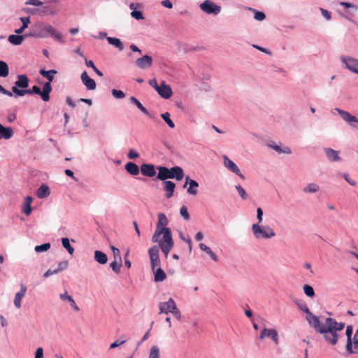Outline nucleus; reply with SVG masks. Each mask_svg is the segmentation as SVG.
Returning <instances> with one entry per match:
<instances>
[{
  "instance_id": "f257e3e1",
  "label": "nucleus",
  "mask_w": 358,
  "mask_h": 358,
  "mask_svg": "<svg viewBox=\"0 0 358 358\" xmlns=\"http://www.w3.org/2000/svg\"><path fill=\"white\" fill-rule=\"evenodd\" d=\"M345 326L344 322H338L332 317H327L324 320V324H322L320 321L318 322V325L315 330L323 336L327 343L335 345L340 337L338 332L342 331Z\"/></svg>"
},
{
  "instance_id": "f03ea898",
  "label": "nucleus",
  "mask_w": 358,
  "mask_h": 358,
  "mask_svg": "<svg viewBox=\"0 0 358 358\" xmlns=\"http://www.w3.org/2000/svg\"><path fill=\"white\" fill-rule=\"evenodd\" d=\"M157 169L159 171L157 179L162 181L173 178L180 181L184 177V171L180 166H173L171 169H168L166 166H157Z\"/></svg>"
},
{
  "instance_id": "7ed1b4c3",
  "label": "nucleus",
  "mask_w": 358,
  "mask_h": 358,
  "mask_svg": "<svg viewBox=\"0 0 358 358\" xmlns=\"http://www.w3.org/2000/svg\"><path fill=\"white\" fill-rule=\"evenodd\" d=\"M62 9V5L58 0H48L41 8L33 9L32 13L41 16L55 15Z\"/></svg>"
},
{
  "instance_id": "20e7f679",
  "label": "nucleus",
  "mask_w": 358,
  "mask_h": 358,
  "mask_svg": "<svg viewBox=\"0 0 358 358\" xmlns=\"http://www.w3.org/2000/svg\"><path fill=\"white\" fill-rule=\"evenodd\" d=\"M157 217L158 221L157 223L156 229L152 237V242L159 241V238L162 234H163V237H166V234H168L169 236H172L171 229L166 227V226L168 224V220L166 215L163 213H159L157 215Z\"/></svg>"
},
{
  "instance_id": "39448f33",
  "label": "nucleus",
  "mask_w": 358,
  "mask_h": 358,
  "mask_svg": "<svg viewBox=\"0 0 358 358\" xmlns=\"http://www.w3.org/2000/svg\"><path fill=\"white\" fill-rule=\"evenodd\" d=\"M36 27L38 31V38H45L50 35L53 37L55 41L60 43L64 42L62 35L57 32L55 29L50 24L45 22H39L36 24Z\"/></svg>"
},
{
  "instance_id": "423d86ee",
  "label": "nucleus",
  "mask_w": 358,
  "mask_h": 358,
  "mask_svg": "<svg viewBox=\"0 0 358 358\" xmlns=\"http://www.w3.org/2000/svg\"><path fill=\"white\" fill-rule=\"evenodd\" d=\"M251 229L254 236L257 239H269L275 236V233L269 226H262L259 223H255L252 225Z\"/></svg>"
},
{
  "instance_id": "0eeeda50",
  "label": "nucleus",
  "mask_w": 358,
  "mask_h": 358,
  "mask_svg": "<svg viewBox=\"0 0 358 358\" xmlns=\"http://www.w3.org/2000/svg\"><path fill=\"white\" fill-rule=\"evenodd\" d=\"M295 303L298 308L306 314V320L309 325L315 329L318 325V322L320 320L319 317L311 313L305 302L302 301H296Z\"/></svg>"
},
{
  "instance_id": "6e6552de",
  "label": "nucleus",
  "mask_w": 358,
  "mask_h": 358,
  "mask_svg": "<svg viewBox=\"0 0 358 358\" xmlns=\"http://www.w3.org/2000/svg\"><path fill=\"white\" fill-rule=\"evenodd\" d=\"M200 8L206 14L217 15L221 11V6L215 4L210 0H205L200 4Z\"/></svg>"
},
{
  "instance_id": "1a4fd4ad",
  "label": "nucleus",
  "mask_w": 358,
  "mask_h": 358,
  "mask_svg": "<svg viewBox=\"0 0 358 358\" xmlns=\"http://www.w3.org/2000/svg\"><path fill=\"white\" fill-rule=\"evenodd\" d=\"M148 255L150 259V266L152 269L161 266V260L159 258V248L157 245H154L149 248Z\"/></svg>"
},
{
  "instance_id": "9d476101",
  "label": "nucleus",
  "mask_w": 358,
  "mask_h": 358,
  "mask_svg": "<svg viewBox=\"0 0 358 358\" xmlns=\"http://www.w3.org/2000/svg\"><path fill=\"white\" fill-rule=\"evenodd\" d=\"M156 243H159V248H161L162 251L164 254L165 258H167L169 252L173 246L172 236H169V235L166 234V237H163L162 240L159 238V241H157Z\"/></svg>"
},
{
  "instance_id": "9b49d317",
  "label": "nucleus",
  "mask_w": 358,
  "mask_h": 358,
  "mask_svg": "<svg viewBox=\"0 0 358 358\" xmlns=\"http://www.w3.org/2000/svg\"><path fill=\"white\" fill-rule=\"evenodd\" d=\"M340 58L347 69L358 74V59L344 55Z\"/></svg>"
},
{
  "instance_id": "f8f14e48",
  "label": "nucleus",
  "mask_w": 358,
  "mask_h": 358,
  "mask_svg": "<svg viewBox=\"0 0 358 358\" xmlns=\"http://www.w3.org/2000/svg\"><path fill=\"white\" fill-rule=\"evenodd\" d=\"M29 79L25 74H20L17 76V80L15 82L14 85L12 87V93L15 94L16 90H27L29 87Z\"/></svg>"
},
{
  "instance_id": "ddd939ff",
  "label": "nucleus",
  "mask_w": 358,
  "mask_h": 358,
  "mask_svg": "<svg viewBox=\"0 0 358 358\" xmlns=\"http://www.w3.org/2000/svg\"><path fill=\"white\" fill-rule=\"evenodd\" d=\"M223 163L224 166L230 171L236 173L242 180H245V176L241 173L237 165L226 155L223 156Z\"/></svg>"
},
{
  "instance_id": "4468645a",
  "label": "nucleus",
  "mask_w": 358,
  "mask_h": 358,
  "mask_svg": "<svg viewBox=\"0 0 358 358\" xmlns=\"http://www.w3.org/2000/svg\"><path fill=\"white\" fill-rule=\"evenodd\" d=\"M335 110L338 113L343 120L349 123L351 127L358 129V127L354 124L358 122V119L355 116L352 115L348 111L338 108H336Z\"/></svg>"
},
{
  "instance_id": "2eb2a0df",
  "label": "nucleus",
  "mask_w": 358,
  "mask_h": 358,
  "mask_svg": "<svg viewBox=\"0 0 358 358\" xmlns=\"http://www.w3.org/2000/svg\"><path fill=\"white\" fill-rule=\"evenodd\" d=\"M152 64V58L151 56L145 55L136 60V65L141 69L150 68Z\"/></svg>"
},
{
  "instance_id": "dca6fc26",
  "label": "nucleus",
  "mask_w": 358,
  "mask_h": 358,
  "mask_svg": "<svg viewBox=\"0 0 358 358\" xmlns=\"http://www.w3.org/2000/svg\"><path fill=\"white\" fill-rule=\"evenodd\" d=\"M266 336L270 337L275 344H278V335L275 329L266 328L263 329L260 333L259 338L263 339Z\"/></svg>"
},
{
  "instance_id": "f3484780",
  "label": "nucleus",
  "mask_w": 358,
  "mask_h": 358,
  "mask_svg": "<svg viewBox=\"0 0 358 358\" xmlns=\"http://www.w3.org/2000/svg\"><path fill=\"white\" fill-rule=\"evenodd\" d=\"M156 91L164 99H169L172 95L171 87L166 85L164 81L162 82Z\"/></svg>"
},
{
  "instance_id": "a211bd4d",
  "label": "nucleus",
  "mask_w": 358,
  "mask_h": 358,
  "mask_svg": "<svg viewBox=\"0 0 358 358\" xmlns=\"http://www.w3.org/2000/svg\"><path fill=\"white\" fill-rule=\"evenodd\" d=\"M80 78L82 83L88 90H94L96 89V85L95 81L89 77L86 71H83L81 73Z\"/></svg>"
},
{
  "instance_id": "6ab92c4d",
  "label": "nucleus",
  "mask_w": 358,
  "mask_h": 358,
  "mask_svg": "<svg viewBox=\"0 0 358 358\" xmlns=\"http://www.w3.org/2000/svg\"><path fill=\"white\" fill-rule=\"evenodd\" d=\"M15 95L17 96H22L25 94H38L41 96V92L40 87L34 85L31 89L27 90H16L15 89Z\"/></svg>"
},
{
  "instance_id": "aec40b11",
  "label": "nucleus",
  "mask_w": 358,
  "mask_h": 358,
  "mask_svg": "<svg viewBox=\"0 0 358 358\" xmlns=\"http://www.w3.org/2000/svg\"><path fill=\"white\" fill-rule=\"evenodd\" d=\"M141 174L147 177H153L156 175L155 166L151 164H143L141 166Z\"/></svg>"
},
{
  "instance_id": "412c9836",
  "label": "nucleus",
  "mask_w": 358,
  "mask_h": 358,
  "mask_svg": "<svg viewBox=\"0 0 358 358\" xmlns=\"http://www.w3.org/2000/svg\"><path fill=\"white\" fill-rule=\"evenodd\" d=\"M187 184L189 185V187L187 190V193L191 195H196L197 194L196 188L199 187V183L196 180L191 179L189 176H186L183 187L185 188Z\"/></svg>"
},
{
  "instance_id": "4be33fe9",
  "label": "nucleus",
  "mask_w": 358,
  "mask_h": 358,
  "mask_svg": "<svg viewBox=\"0 0 358 358\" xmlns=\"http://www.w3.org/2000/svg\"><path fill=\"white\" fill-rule=\"evenodd\" d=\"M176 306V304L174 300L172 298H169L167 302H163L159 303V313L168 314Z\"/></svg>"
},
{
  "instance_id": "5701e85b",
  "label": "nucleus",
  "mask_w": 358,
  "mask_h": 358,
  "mask_svg": "<svg viewBox=\"0 0 358 358\" xmlns=\"http://www.w3.org/2000/svg\"><path fill=\"white\" fill-rule=\"evenodd\" d=\"M27 292V287L23 284L20 285V291L17 292L14 299V305L17 308H20L21 307V301L22 299L24 296L25 293Z\"/></svg>"
},
{
  "instance_id": "b1692460",
  "label": "nucleus",
  "mask_w": 358,
  "mask_h": 358,
  "mask_svg": "<svg viewBox=\"0 0 358 358\" xmlns=\"http://www.w3.org/2000/svg\"><path fill=\"white\" fill-rule=\"evenodd\" d=\"M59 298L62 301H67L69 303H70L71 306L72 308H73L76 311H79L80 308L76 305L74 299L71 295L68 294V292L66 290L64 293L59 294Z\"/></svg>"
},
{
  "instance_id": "393cba45",
  "label": "nucleus",
  "mask_w": 358,
  "mask_h": 358,
  "mask_svg": "<svg viewBox=\"0 0 358 358\" xmlns=\"http://www.w3.org/2000/svg\"><path fill=\"white\" fill-rule=\"evenodd\" d=\"M163 184L164 185V189L166 192V197L170 199L173 195L176 184L171 180L164 181Z\"/></svg>"
},
{
  "instance_id": "a878e982",
  "label": "nucleus",
  "mask_w": 358,
  "mask_h": 358,
  "mask_svg": "<svg viewBox=\"0 0 358 358\" xmlns=\"http://www.w3.org/2000/svg\"><path fill=\"white\" fill-rule=\"evenodd\" d=\"M154 273V280L155 282H163L166 278V274L161 268V266L156 267L155 269H152Z\"/></svg>"
},
{
  "instance_id": "bb28decb",
  "label": "nucleus",
  "mask_w": 358,
  "mask_h": 358,
  "mask_svg": "<svg viewBox=\"0 0 358 358\" xmlns=\"http://www.w3.org/2000/svg\"><path fill=\"white\" fill-rule=\"evenodd\" d=\"M51 82H46L44 83L43 86V90H41V99L44 101H48L50 100V93L52 91V86L50 84Z\"/></svg>"
},
{
  "instance_id": "cd10ccee",
  "label": "nucleus",
  "mask_w": 358,
  "mask_h": 358,
  "mask_svg": "<svg viewBox=\"0 0 358 358\" xmlns=\"http://www.w3.org/2000/svg\"><path fill=\"white\" fill-rule=\"evenodd\" d=\"M324 152L331 162H338L341 161V157L338 156V152L331 148H324Z\"/></svg>"
},
{
  "instance_id": "c85d7f7f",
  "label": "nucleus",
  "mask_w": 358,
  "mask_h": 358,
  "mask_svg": "<svg viewBox=\"0 0 358 358\" xmlns=\"http://www.w3.org/2000/svg\"><path fill=\"white\" fill-rule=\"evenodd\" d=\"M13 134V129L11 127H5L0 123V136L2 138L10 139Z\"/></svg>"
},
{
  "instance_id": "c756f323",
  "label": "nucleus",
  "mask_w": 358,
  "mask_h": 358,
  "mask_svg": "<svg viewBox=\"0 0 358 358\" xmlns=\"http://www.w3.org/2000/svg\"><path fill=\"white\" fill-rule=\"evenodd\" d=\"M125 170L131 176H137L139 174V168L138 166L134 162H127L125 164Z\"/></svg>"
},
{
  "instance_id": "7c9ffc66",
  "label": "nucleus",
  "mask_w": 358,
  "mask_h": 358,
  "mask_svg": "<svg viewBox=\"0 0 358 358\" xmlns=\"http://www.w3.org/2000/svg\"><path fill=\"white\" fill-rule=\"evenodd\" d=\"M50 194V189L46 185H41L37 189L36 195L39 199H44L48 197Z\"/></svg>"
},
{
  "instance_id": "2f4dec72",
  "label": "nucleus",
  "mask_w": 358,
  "mask_h": 358,
  "mask_svg": "<svg viewBox=\"0 0 358 358\" xmlns=\"http://www.w3.org/2000/svg\"><path fill=\"white\" fill-rule=\"evenodd\" d=\"M24 38V36L20 34H12L8 38V41L13 45H20L22 43Z\"/></svg>"
},
{
  "instance_id": "473e14b6",
  "label": "nucleus",
  "mask_w": 358,
  "mask_h": 358,
  "mask_svg": "<svg viewBox=\"0 0 358 358\" xmlns=\"http://www.w3.org/2000/svg\"><path fill=\"white\" fill-rule=\"evenodd\" d=\"M39 73L45 78L48 80V82H52L54 80V75L57 74V71L55 69L45 71L42 69L39 71Z\"/></svg>"
},
{
  "instance_id": "72a5a7b5",
  "label": "nucleus",
  "mask_w": 358,
  "mask_h": 358,
  "mask_svg": "<svg viewBox=\"0 0 358 358\" xmlns=\"http://www.w3.org/2000/svg\"><path fill=\"white\" fill-rule=\"evenodd\" d=\"M94 259L100 264H105L108 261V257L104 252L99 250H96L94 252Z\"/></svg>"
},
{
  "instance_id": "f704fd0d",
  "label": "nucleus",
  "mask_w": 358,
  "mask_h": 358,
  "mask_svg": "<svg viewBox=\"0 0 358 358\" xmlns=\"http://www.w3.org/2000/svg\"><path fill=\"white\" fill-rule=\"evenodd\" d=\"M20 20L22 22V24H21V27L19 29L15 30V33L17 34H21L22 33H23L24 29L28 27V25L30 23L29 17H21Z\"/></svg>"
},
{
  "instance_id": "c9c22d12",
  "label": "nucleus",
  "mask_w": 358,
  "mask_h": 358,
  "mask_svg": "<svg viewBox=\"0 0 358 358\" xmlns=\"http://www.w3.org/2000/svg\"><path fill=\"white\" fill-rule=\"evenodd\" d=\"M199 248L208 254L214 262H218V257L214 253L212 250L203 243L199 244Z\"/></svg>"
},
{
  "instance_id": "e433bc0d",
  "label": "nucleus",
  "mask_w": 358,
  "mask_h": 358,
  "mask_svg": "<svg viewBox=\"0 0 358 358\" xmlns=\"http://www.w3.org/2000/svg\"><path fill=\"white\" fill-rule=\"evenodd\" d=\"M268 146L272 149H273L275 151H276L278 153H285L289 155L292 153L291 149L288 146H284L283 148H281L280 146L275 144H268Z\"/></svg>"
},
{
  "instance_id": "4c0bfd02",
  "label": "nucleus",
  "mask_w": 358,
  "mask_h": 358,
  "mask_svg": "<svg viewBox=\"0 0 358 358\" xmlns=\"http://www.w3.org/2000/svg\"><path fill=\"white\" fill-rule=\"evenodd\" d=\"M107 41L109 44L117 48L120 51L123 50L124 45L122 42L117 38L115 37H108Z\"/></svg>"
},
{
  "instance_id": "58836bf2",
  "label": "nucleus",
  "mask_w": 358,
  "mask_h": 358,
  "mask_svg": "<svg viewBox=\"0 0 358 358\" xmlns=\"http://www.w3.org/2000/svg\"><path fill=\"white\" fill-rule=\"evenodd\" d=\"M320 190V186L316 183H309L303 188V192L306 194H313Z\"/></svg>"
},
{
  "instance_id": "ea45409f",
  "label": "nucleus",
  "mask_w": 358,
  "mask_h": 358,
  "mask_svg": "<svg viewBox=\"0 0 358 358\" xmlns=\"http://www.w3.org/2000/svg\"><path fill=\"white\" fill-rule=\"evenodd\" d=\"M129 100L130 102L135 104L143 114L149 115L148 110L142 105V103L136 97L131 96H130Z\"/></svg>"
},
{
  "instance_id": "a19ab883",
  "label": "nucleus",
  "mask_w": 358,
  "mask_h": 358,
  "mask_svg": "<svg viewBox=\"0 0 358 358\" xmlns=\"http://www.w3.org/2000/svg\"><path fill=\"white\" fill-rule=\"evenodd\" d=\"M9 74V67L7 63L0 60V77H7Z\"/></svg>"
},
{
  "instance_id": "79ce46f5",
  "label": "nucleus",
  "mask_w": 358,
  "mask_h": 358,
  "mask_svg": "<svg viewBox=\"0 0 358 358\" xmlns=\"http://www.w3.org/2000/svg\"><path fill=\"white\" fill-rule=\"evenodd\" d=\"M62 244L70 255H72L73 254L74 248L71 245L70 241L68 238H62Z\"/></svg>"
},
{
  "instance_id": "37998d69",
  "label": "nucleus",
  "mask_w": 358,
  "mask_h": 358,
  "mask_svg": "<svg viewBox=\"0 0 358 358\" xmlns=\"http://www.w3.org/2000/svg\"><path fill=\"white\" fill-rule=\"evenodd\" d=\"M161 117L164 120V122L168 124L170 128H174L175 124L173 122L170 118V113L166 112L164 113L161 114Z\"/></svg>"
},
{
  "instance_id": "c03bdc74",
  "label": "nucleus",
  "mask_w": 358,
  "mask_h": 358,
  "mask_svg": "<svg viewBox=\"0 0 358 358\" xmlns=\"http://www.w3.org/2000/svg\"><path fill=\"white\" fill-rule=\"evenodd\" d=\"M248 10L254 12V18L257 21H262L266 18V15L263 12L259 11L256 9L251 8H248Z\"/></svg>"
},
{
  "instance_id": "a18cd8bd",
  "label": "nucleus",
  "mask_w": 358,
  "mask_h": 358,
  "mask_svg": "<svg viewBox=\"0 0 358 358\" xmlns=\"http://www.w3.org/2000/svg\"><path fill=\"white\" fill-rule=\"evenodd\" d=\"M236 189L238 192V194H239L240 197L243 200H246L248 198V195L245 190L243 188V187L241 185H236L235 186Z\"/></svg>"
},
{
  "instance_id": "49530a36",
  "label": "nucleus",
  "mask_w": 358,
  "mask_h": 358,
  "mask_svg": "<svg viewBox=\"0 0 358 358\" xmlns=\"http://www.w3.org/2000/svg\"><path fill=\"white\" fill-rule=\"evenodd\" d=\"M110 266L115 273H119L122 266V261L117 262V259H115L110 264Z\"/></svg>"
},
{
  "instance_id": "de8ad7c7",
  "label": "nucleus",
  "mask_w": 358,
  "mask_h": 358,
  "mask_svg": "<svg viewBox=\"0 0 358 358\" xmlns=\"http://www.w3.org/2000/svg\"><path fill=\"white\" fill-rule=\"evenodd\" d=\"M305 294L308 297H313L315 296V291L313 287L308 285H305L303 287Z\"/></svg>"
},
{
  "instance_id": "09e8293b",
  "label": "nucleus",
  "mask_w": 358,
  "mask_h": 358,
  "mask_svg": "<svg viewBox=\"0 0 358 358\" xmlns=\"http://www.w3.org/2000/svg\"><path fill=\"white\" fill-rule=\"evenodd\" d=\"M50 246H51V245L50 243H44V244H42L40 245H36L34 248V250L36 252H45V251H47L48 250H49L50 248Z\"/></svg>"
},
{
  "instance_id": "8fccbe9b",
  "label": "nucleus",
  "mask_w": 358,
  "mask_h": 358,
  "mask_svg": "<svg viewBox=\"0 0 358 358\" xmlns=\"http://www.w3.org/2000/svg\"><path fill=\"white\" fill-rule=\"evenodd\" d=\"M159 349L157 346H152L150 349L148 358H159Z\"/></svg>"
},
{
  "instance_id": "3c124183",
  "label": "nucleus",
  "mask_w": 358,
  "mask_h": 358,
  "mask_svg": "<svg viewBox=\"0 0 358 358\" xmlns=\"http://www.w3.org/2000/svg\"><path fill=\"white\" fill-rule=\"evenodd\" d=\"M180 214L185 220H189L190 218V215L188 213L187 208L185 206H182L180 208Z\"/></svg>"
},
{
  "instance_id": "603ef678",
  "label": "nucleus",
  "mask_w": 358,
  "mask_h": 358,
  "mask_svg": "<svg viewBox=\"0 0 358 358\" xmlns=\"http://www.w3.org/2000/svg\"><path fill=\"white\" fill-rule=\"evenodd\" d=\"M112 95L116 99H123L125 97V94L122 90L113 89L111 91Z\"/></svg>"
},
{
  "instance_id": "864d4df0",
  "label": "nucleus",
  "mask_w": 358,
  "mask_h": 358,
  "mask_svg": "<svg viewBox=\"0 0 358 358\" xmlns=\"http://www.w3.org/2000/svg\"><path fill=\"white\" fill-rule=\"evenodd\" d=\"M131 15L132 17H134V19H136L137 20L144 19V16H143L142 12L140 10H133L131 13Z\"/></svg>"
},
{
  "instance_id": "5fc2aeb1",
  "label": "nucleus",
  "mask_w": 358,
  "mask_h": 358,
  "mask_svg": "<svg viewBox=\"0 0 358 358\" xmlns=\"http://www.w3.org/2000/svg\"><path fill=\"white\" fill-rule=\"evenodd\" d=\"M139 156V153L134 149H130L127 155L128 158L130 159H135L136 158H138Z\"/></svg>"
},
{
  "instance_id": "6e6d98bb",
  "label": "nucleus",
  "mask_w": 358,
  "mask_h": 358,
  "mask_svg": "<svg viewBox=\"0 0 358 358\" xmlns=\"http://www.w3.org/2000/svg\"><path fill=\"white\" fill-rule=\"evenodd\" d=\"M110 248L113 251V255H114V258L115 259H118V260L120 262H121V256H120V250L116 248L115 246L112 245L110 246Z\"/></svg>"
},
{
  "instance_id": "4d7b16f0",
  "label": "nucleus",
  "mask_w": 358,
  "mask_h": 358,
  "mask_svg": "<svg viewBox=\"0 0 358 358\" xmlns=\"http://www.w3.org/2000/svg\"><path fill=\"white\" fill-rule=\"evenodd\" d=\"M68 265H69L68 261H63V262H59V264H58V267L56 269L57 273H59V272H60V271L67 268Z\"/></svg>"
},
{
  "instance_id": "13d9d810",
  "label": "nucleus",
  "mask_w": 358,
  "mask_h": 358,
  "mask_svg": "<svg viewBox=\"0 0 358 358\" xmlns=\"http://www.w3.org/2000/svg\"><path fill=\"white\" fill-rule=\"evenodd\" d=\"M22 212L27 215H30L31 212V204H28V203H24L23 205V207H22Z\"/></svg>"
},
{
  "instance_id": "bf43d9fd",
  "label": "nucleus",
  "mask_w": 358,
  "mask_h": 358,
  "mask_svg": "<svg viewBox=\"0 0 358 358\" xmlns=\"http://www.w3.org/2000/svg\"><path fill=\"white\" fill-rule=\"evenodd\" d=\"M27 5H32L35 6H42L43 3L40 0H28L26 3Z\"/></svg>"
},
{
  "instance_id": "052dcab7",
  "label": "nucleus",
  "mask_w": 358,
  "mask_h": 358,
  "mask_svg": "<svg viewBox=\"0 0 358 358\" xmlns=\"http://www.w3.org/2000/svg\"><path fill=\"white\" fill-rule=\"evenodd\" d=\"M352 332H353L352 326V325L347 326L346 330H345V334L347 336V339L352 340Z\"/></svg>"
},
{
  "instance_id": "680f3d73",
  "label": "nucleus",
  "mask_w": 358,
  "mask_h": 358,
  "mask_svg": "<svg viewBox=\"0 0 358 358\" xmlns=\"http://www.w3.org/2000/svg\"><path fill=\"white\" fill-rule=\"evenodd\" d=\"M320 10L321 11L322 15L327 20H329L331 19V14L329 11H328L327 10H325L322 8H320Z\"/></svg>"
},
{
  "instance_id": "e2e57ef3",
  "label": "nucleus",
  "mask_w": 358,
  "mask_h": 358,
  "mask_svg": "<svg viewBox=\"0 0 358 358\" xmlns=\"http://www.w3.org/2000/svg\"><path fill=\"white\" fill-rule=\"evenodd\" d=\"M127 341V339H124L120 341L119 340H117L110 344V349H113L115 348H117V347L124 344Z\"/></svg>"
},
{
  "instance_id": "0e129e2a",
  "label": "nucleus",
  "mask_w": 358,
  "mask_h": 358,
  "mask_svg": "<svg viewBox=\"0 0 358 358\" xmlns=\"http://www.w3.org/2000/svg\"><path fill=\"white\" fill-rule=\"evenodd\" d=\"M257 219L258 220L259 224L262 223L263 220V210L261 208H257Z\"/></svg>"
},
{
  "instance_id": "69168bd1",
  "label": "nucleus",
  "mask_w": 358,
  "mask_h": 358,
  "mask_svg": "<svg viewBox=\"0 0 358 358\" xmlns=\"http://www.w3.org/2000/svg\"><path fill=\"white\" fill-rule=\"evenodd\" d=\"M170 313H171L173 315V316L176 317L178 320L180 319L181 313L176 306L171 310Z\"/></svg>"
},
{
  "instance_id": "338daca9",
  "label": "nucleus",
  "mask_w": 358,
  "mask_h": 358,
  "mask_svg": "<svg viewBox=\"0 0 358 358\" xmlns=\"http://www.w3.org/2000/svg\"><path fill=\"white\" fill-rule=\"evenodd\" d=\"M346 350L349 354H353L355 352L352 350V340L347 339Z\"/></svg>"
},
{
  "instance_id": "774afa93",
  "label": "nucleus",
  "mask_w": 358,
  "mask_h": 358,
  "mask_svg": "<svg viewBox=\"0 0 358 358\" xmlns=\"http://www.w3.org/2000/svg\"><path fill=\"white\" fill-rule=\"evenodd\" d=\"M34 358H43V350L39 347L36 349Z\"/></svg>"
}]
</instances>
